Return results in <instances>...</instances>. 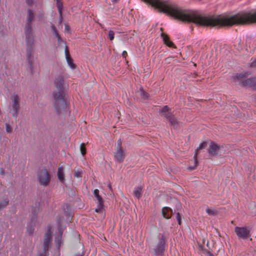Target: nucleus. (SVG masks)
Instances as JSON below:
<instances>
[{"mask_svg":"<svg viewBox=\"0 0 256 256\" xmlns=\"http://www.w3.org/2000/svg\"><path fill=\"white\" fill-rule=\"evenodd\" d=\"M252 23H256V12L232 16H216V26H231L234 24L244 25Z\"/></svg>","mask_w":256,"mask_h":256,"instance_id":"nucleus-1","label":"nucleus"},{"mask_svg":"<svg viewBox=\"0 0 256 256\" xmlns=\"http://www.w3.org/2000/svg\"><path fill=\"white\" fill-rule=\"evenodd\" d=\"M54 90L52 92L54 100V106L56 112L59 114L66 108L64 99L66 84L62 76H56L54 81Z\"/></svg>","mask_w":256,"mask_h":256,"instance_id":"nucleus-2","label":"nucleus"},{"mask_svg":"<svg viewBox=\"0 0 256 256\" xmlns=\"http://www.w3.org/2000/svg\"><path fill=\"white\" fill-rule=\"evenodd\" d=\"M165 236L164 234L156 238L151 240L148 242L150 252L156 256L164 254L165 250Z\"/></svg>","mask_w":256,"mask_h":256,"instance_id":"nucleus-3","label":"nucleus"},{"mask_svg":"<svg viewBox=\"0 0 256 256\" xmlns=\"http://www.w3.org/2000/svg\"><path fill=\"white\" fill-rule=\"evenodd\" d=\"M248 75V73L236 74L233 76V79L234 82H238V84L242 86H249L256 90V78L246 79Z\"/></svg>","mask_w":256,"mask_h":256,"instance_id":"nucleus-4","label":"nucleus"},{"mask_svg":"<svg viewBox=\"0 0 256 256\" xmlns=\"http://www.w3.org/2000/svg\"><path fill=\"white\" fill-rule=\"evenodd\" d=\"M37 178L40 186H46L50 183L51 176L46 168H42L38 172Z\"/></svg>","mask_w":256,"mask_h":256,"instance_id":"nucleus-5","label":"nucleus"},{"mask_svg":"<svg viewBox=\"0 0 256 256\" xmlns=\"http://www.w3.org/2000/svg\"><path fill=\"white\" fill-rule=\"evenodd\" d=\"M222 147L212 142L210 144L208 152L210 156H221L222 154Z\"/></svg>","mask_w":256,"mask_h":256,"instance_id":"nucleus-6","label":"nucleus"},{"mask_svg":"<svg viewBox=\"0 0 256 256\" xmlns=\"http://www.w3.org/2000/svg\"><path fill=\"white\" fill-rule=\"evenodd\" d=\"M235 232L238 238L246 240L250 236V231L246 227L236 226L235 228Z\"/></svg>","mask_w":256,"mask_h":256,"instance_id":"nucleus-7","label":"nucleus"},{"mask_svg":"<svg viewBox=\"0 0 256 256\" xmlns=\"http://www.w3.org/2000/svg\"><path fill=\"white\" fill-rule=\"evenodd\" d=\"M12 108L13 110L12 116L16 118L18 116V112L20 108V98L18 94H14L12 97Z\"/></svg>","mask_w":256,"mask_h":256,"instance_id":"nucleus-8","label":"nucleus"},{"mask_svg":"<svg viewBox=\"0 0 256 256\" xmlns=\"http://www.w3.org/2000/svg\"><path fill=\"white\" fill-rule=\"evenodd\" d=\"M26 56L27 58L28 63L29 66L31 70V72H32L33 71V60L32 58V48L34 46V43H26Z\"/></svg>","mask_w":256,"mask_h":256,"instance_id":"nucleus-9","label":"nucleus"},{"mask_svg":"<svg viewBox=\"0 0 256 256\" xmlns=\"http://www.w3.org/2000/svg\"><path fill=\"white\" fill-rule=\"evenodd\" d=\"M52 236L50 230L46 232L44 238L43 250H42L48 252L51 246Z\"/></svg>","mask_w":256,"mask_h":256,"instance_id":"nucleus-10","label":"nucleus"},{"mask_svg":"<svg viewBox=\"0 0 256 256\" xmlns=\"http://www.w3.org/2000/svg\"><path fill=\"white\" fill-rule=\"evenodd\" d=\"M24 33L26 35V43H34L32 24H26Z\"/></svg>","mask_w":256,"mask_h":256,"instance_id":"nucleus-11","label":"nucleus"},{"mask_svg":"<svg viewBox=\"0 0 256 256\" xmlns=\"http://www.w3.org/2000/svg\"><path fill=\"white\" fill-rule=\"evenodd\" d=\"M37 216L36 214H34L31 218V222L28 224L27 226V232L30 235H32L34 234V230L35 223L36 220Z\"/></svg>","mask_w":256,"mask_h":256,"instance_id":"nucleus-12","label":"nucleus"},{"mask_svg":"<svg viewBox=\"0 0 256 256\" xmlns=\"http://www.w3.org/2000/svg\"><path fill=\"white\" fill-rule=\"evenodd\" d=\"M207 146V143L206 142H203L202 143L200 146H199L196 150H195V154H194V166L193 167H191L190 168V169L192 170H193V169H194L196 166H197V164H198V160H197V156L198 154L200 153V150H202V149H204V148H206Z\"/></svg>","mask_w":256,"mask_h":256,"instance_id":"nucleus-13","label":"nucleus"},{"mask_svg":"<svg viewBox=\"0 0 256 256\" xmlns=\"http://www.w3.org/2000/svg\"><path fill=\"white\" fill-rule=\"evenodd\" d=\"M125 156H126L124 154V152L122 149L117 150V151L114 156L115 160L120 163L124 161Z\"/></svg>","mask_w":256,"mask_h":256,"instance_id":"nucleus-14","label":"nucleus"},{"mask_svg":"<svg viewBox=\"0 0 256 256\" xmlns=\"http://www.w3.org/2000/svg\"><path fill=\"white\" fill-rule=\"evenodd\" d=\"M64 52L66 55V58L68 66H70V68L72 69L75 68L76 64L72 62V59L70 57L67 46H65Z\"/></svg>","mask_w":256,"mask_h":256,"instance_id":"nucleus-15","label":"nucleus"},{"mask_svg":"<svg viewBox=\"0 0 256 256\" xmlns=\"http://www.w3.org/2000/svg\"><path fill=\"white\" fill-rule=\"evenodd\" d=\"M160 35L162 38L164 44H166L169 47L176 48V46L174 44V43L170 40L169 36L168 34L164 33L162 32Z\"/></svg>","mask_w":256,"mask_h":256,"instance_id":"nucleus-16","label":"nucleus"},{"mask_svg":"<svg viewBox=\"0 0 256 256\" xmlns=\"http://www.w3.org/2000/svg\"><path fill=\"white\" fill-rule=\"evenodd\" d=\"M172 213V210L170 208L164 207L162 209V214L166 219H169L171 218Z\"/></svg>","mask_w":256,"mask_h":256,"instance_id":"nucleus-17","label":"nucleus"},{"mask_svg":"<svg viewBox=\"0 0 256 256\" xmlns=\"http://www.w3.org/2000/svg\"><path fill=\"white\" fill-rule=\"evenodd\" d=\"M58 177L60 181L64 183V168L61 166L59 167L58 170Z\"/></svg>","mask_w":256,"mask_h":256,"instance_id":"nucleus-18","label":"nucleus"},{"mask_svg":"<svg viewBox=\"0 0 256 256\" xmlns=\"http://www.w3.org/2000/svg\"><path fill=\"white\" fill-rule=\"evenodd\" d=\"M34 18V15L32 10H28L26 24H32V22Z\"/></svg>","mask_w":256,"mask_h":256,"instance_id":"nucleus-19","label":"nucleus"},{"mask_svg":"<svg viewBox=\"0 0 256 256\" xmlns=\"http://www.w3.org/2000/svg\"><path fill=\"white\" fill-rule=\"evenodd\" d=\"M168 120L174 128H178L179 122L177 120L174 116H172Z\"/></svg>","mask_w":256,"mask_h":256,"instance_id":"nucleus-20","label":"nucleus"},{"mask_svg":"<svg viewBox=\"0 0 256 256\" xmlns=\"http://www.w3.org/2000/svg\"><path fill=\"white\" fill-rule=\"evenodd\" d=\"M142 188L141 186L135 188L134 191V195L138 199L141 196Z\"/></svg>","mask_w":256,"mask_h":256,"instance_id":"nucleus-21","label":"nucleus"},{"mask_svg":"<svg viewBox=\"0 0 256 256\" xmlns=\"http://www.w3.org/2000/svg\"><path fill=\"white\" fill-rule=\"evenodd\" d=\"M9 202L8 198H5L4 200H0V210H2L6 207Z\"/></svg>","mask_w":256,"mask_h":256,"instance_id":"nucleus-22","label":"nucleus"},{"mask_svg":"<svg viewBox=\"0 0 256 256\" xmlns=\"http://www.w3.org/2000/svg\"><path fill=\"white\" fill-rule=\"evenodd\" d=\"M94 196L96 198L98 202L102 203L103 200L100 196L99 194V190L98 189H96L94 191Z\"/></svg>","mask_w":256,"mask_h":256,"instance_id":"nucleus-23","label":"nucleus"},{"mask_svg":"<svg viewBox=\"0 0 256 256\" xmlns=\"http://www.w3.org/2000/svg\"><path fill=\"white\" fill-rule=\"evenodd\" d=\"M206 212L210 216H215L218 214V212L217 210L210 208L206 209Z\"/></svg>","mask_w":256,"mask_h":256,"instance_id":"nucleus-24","label":"nucleus"},{"mask_svg":"<svg viewBox=\"0 0 256 256\" xmlns=\"http://www.w3.org/2000/svg\"><path fill=\"white\" fill-rule=\"evenodd\" d=\"M56 0V5L58 7V10L59 14H61V12L62 9V4L60 2V0Z\"/></svg>","mask_w":256,"mask_h":256,"instance_id":"nucleus-25","label":"nucleus"},{"mask_svg":"<svg viewBox=\"0 0 256 256\" xmlns=\"http://www.w3.org/2000/svg\"><path fill=\"white\" fill-rule=\"evenodd\" d=\"M80 152L82 156L85 155L86 154V145L84 143H82L80 144Z\"/></svg>","mask_w":256,"mask_h":256,"instance_id":"nucleus-26","label":"nucleus"},{"mask_svg":"<svg viewBox=\"0 0 256 256\" xmlns=\"http://www.w3.org/2000/svg\"><path fill=\"white\" fill-rule=\"evenodd\" d=\"M104 204L100 202H98L97 208H96L95 211L97 212H100L103 208Z\"/></svg>","mask_w":256,"mask_h":256,"instance_id":"nucleus-27","label":"nucleus"},{"mask_svg":"<svg viewBox=\"0 0 256 256\" xmlns=\"http://www.w3.org/2000/svg\"><path fill=\"white\" fill-rule=\"evenodd\" d=\"M169 111H171V110L170 108L168 107V106H164L160 110L161 112L162 113V114H164L168 112Z\"/></svg>","mask_w":256,"mask_h":256,"instance_id":"nucleus-28","label":"nucleus"},{"mask_svg":"<svg viewBox=\"0 0 256 256\" xmlns=\"http://www.w3.org/2000/svg\"><path fill=\"white\" fill-rule=\"evenodd\" d=\"M140 95L144 98L146 99L148 97V94L144 92L142 89L140 90Z\"/></svg>","mask_w":256,"mask_h":256,"instance_id":"nucleus-29","label":"nucleus"},{"mask_svg":"<svg viewBox=\"0 0 256 256\" xmlns=\"http://www.w3.org/2000/svg\"><path fill=\"white\" fill-rule=\"evenodd\" d=\"M114 32L112 30H110L108 32V38L110 40H112L114 39Z\"/></svg>","mask_w":256,"mask_h":256,"instance_id":"nucleus-30","label":"nucleus"},{"mask_svg":"<svg viewBox=\"0 0 256 256\" xmlns=\"http://www.w3.org/2000/svg\"><path fill=\"white\" fill-rule=\"evenodd\" d=\"M55 37L57 38L58 42L59 44H61L62 43H64V42L63 40L61 38L60 35L58 34V33H56V34H54Z\"/></svg>","mask_w":256,"mask_h":256,"instance_id":"nucleus-31","label":"nucleus"},{"mask_svg":"<svg viewBox=\"0 0 256 256\" xmlns=\"http://www.w3.org/2000/svg\"><path fill=\"white\" fill-rule=\"evenodd\" d=\"M168 120L172 116H174L172 113L171 111H169L168 112L162 114Z\"/></svg>","mask_w":256,"mask_h":256,"instance_id":"nucleus-32","label":"nucleus"},{"mask_svg":"<svg viewBox=\"0 0 256 256\" xmlns=\"http://www.w3.org/2000/svg\"><path fill=\"white\" fill-rule=\"evenodd\" d=\"M6 130L8 133L12 132V128L8 124H6Z\"/></svg>","mask_w":256,"mask_h":256,"instance_id":"nucleus-33","label":"nucleus"},{"mask_svg":"<svg viewBox=\"0 0 256 256\" xmlns=\"http://www.w3.org/2000/svg\"><path fill=\"white\" fill-rule=\"evenodd\" d=\"M38 256H48V252L42 250L41 252H38Z\"/></svg>","mask_w":256,"mask_h":256,"instance_id":"nucleus-34","label":"nucleus"},{"mask_svg":"<svg viewBox=\"0 0 256 256\" xmlns=\"http://www.w3.org/2000/svg\"><path fill=\"white\" fill-rule=\"evenodd\" d=\"M74 176L76 178H82V172L80 171H76L74 172Z\"/></svg>","mask_w":256,"mask_h":256,"instance_id":"nucleus-35","label":"nucleus"},{"mask_svg":"<svg viewBox=\"0 0 256 256\" xmlns=\"http://www.w3.org/2000/svg\"><path fill=\"white\" fill-rule=\"evenodd\" d=\"M176 219L178 224H181V216L179 212L176 213Z\"/></svg>","mask_w":256,"mask_h":256,"instance_id":"nucleus-36","label":"nucleus"},{"mask_svg":"<svg viewBox=\"0 0 256 256\" xmlns=\"http://www.w3.org/2000/svg\"><path fill=\"white\" fill-rule=\"evenodd\" d=\"M118 149H122V142L120 139L119 140H118V141L117 150H118Z\"/></svg>","mask_w":256,"mask_h":256,"instance_id":"nucleus-37","label":"nucleus"},{"mask_svg":"<svg viewBox=\"0 0 256 256\" xmlns=\"http://www.w3.org/2000/svg\"><path fill=\"white\" fill-rule=\"evenodd\" d=\"M51 28H52V32L54 33V34H56V33H58V32L56 30V28L54 25L52 24L51 26Z\"/></svg>","mask_w":256,"mask_h":256,"instance_id":"nucleus-38","label":"nucleus"},{"mask_svg":"<svg viewBox=\"0 0 256 256\" xmlns=\"http://www.w3.org/2000/svg\"><path fill=\"white\" fill-rule=\"evenodd\" d=\"M5 174L4 170L3 168H0V174L4 175Z\"/></svg>","mask_w":256,"mask_h":256,"instance_id":"nucleus-39","label":"nucleus"},{"mask_svg":"<svg viewBox=\"0 0 256 256\" xmlns=\"http://www.w3.org/2000/svg\"><path fill=\"white\" fill-rule=\"evenodd\" d=\"M33 0H26V2L28 5H30L32 4Z\"/></svg>","mask_w":256,"mask_h":256,"instance_id":"nucleus-40","label":"nucleus"},{"mask_svg":"<svg viewBox=\"0 0 256 256\" xmlns=\"http://www.w3.org/2000/svg\"><path fill=\"white\" fill-rule=\"evenodd\" d=\"M250 66L252 67H256V60L251 64Z\"/></svg>","mask_w":256,"mask_h":256,"instance_id":"nucleus-41","label":"nucleus"},{"mask_svg":"<svg viewBox=\"0 0 256 256\" xmlns=\"http://www.w3.org/2000/svg\"><path fill=\"white\" fill-rule=\"evenodd\" d=\"M127 55V52L126 51H124L122 52V56H123L124 58H126V56Z\"/></svg>","mask_w":256,"mask_h":256,"instance_id":"nucleus-42","label":"nucleus"},{"mask_svg":"<svg viewBox=\"0 0 256 256\" xmlns=\"http://www.w3.org/2000/svg\"><path fill=\"white\" fill-rule=\"evenodd\" d=\"M62 12L61 14H60V20H59L60 24L62 22Z\"/></svg>","mask_w":256,"mask_h":256,"instance_id":"nucleus-43","label":"nucleus"},{"mask_svg":"<svg viewBox=\"0 0 256 256\" xmlns=\"http://www.w3.org/2000/svg\"><path fill=\"white\" fill-rule=\"evenodd\" d=\"M108 188H110V190H112V186H111L110 184H108Z\"/></svg>","mask_w":256,"mask_h":256,"instance_id":"nucleus-44","label":"nucleus"},{"mask_svg":"<svg viewBox=\"0 0 256 256\" xmlns=\"http://www.w3.org/2000/svg\"><path fill=\"white\" fill-rule=\"evenodd\" d=\"M74 256H83V255L81 254H74Z\"/></svg>","mask_w":256,"mask_h":256,"instance_id":"nucleus-45","label":"nucleus"},{"mask_svg":"<svg viewBox=\"0 0 256 256\" xmlns=\"http://www.w3.org/2000/svg\"><path fill=\"white\" fill-rule=\"evenodd\" d=\"M160 30H161V31H162V28H160Z\"/></svg>","mask_w":256,"mask_h":256,"instance_id":"nucleus-46","label":"nucleus"}]
</instances>
